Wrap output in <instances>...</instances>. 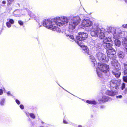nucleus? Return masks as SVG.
Returning <instances> with one entry per match:
<instances>
[{
  "mask_svg": "<svg viewBox=\"0 0 127 127\" xmlns=\"http://www.w3.org/2000/svg\"><path fill=\"white\" fill-rule=\"evenodd\" d=\"M70 19V17H57L53 19L44 20L43 25L48 29L60 32V29L58 26L61 27L66 24Z\"/></svg>",
  "mask_w": 127,
  "mask_h": 127,
  "instance_id": "f257e3e1",
  "label": "nucleus"
},
{
  "mask_svg": "<svg viewBox=\"0 0 127 127\" xmlns=\"http://www.w3.org/2000/svg\"><path fill=\"white\" fill-rule=\"evenodd\" d=\"M81 25L83 27L88 28L89 29L87 31H90L92 36L98 37L99 36L101 39L103 38L105 36V29L103 28L100 29L98 23H95L93 24V22L90 19H86L82 21Z\"/></svg>",
  "mask_w": 127,
  "mask_h": 127,
  "instance_id": "f03ea898",
  "label": "nucleus"
},
{
  "mask_svg": "<svg viewBox=\"0 0 127 127\" xmlns=\"http://www.w3.org/2000/svg\"><path fill=\"white\" fill-rule=\"evenodd\" d=\"M108 32L112 34L115 45L117 47L120 46L121 42L119 39L122 38V44L125 48V50L127 54V32L122 31L119 28L115 29L113 27H110L108 30Z\"/></svg>",
  "mask_w": 127,
  "mask_h": 127,
  "instance_id": "7ed1b4c3",
  "label": "nucleus"
},
{
  "mask_svg": "<svg viewBox=\"0 0 127 127\" xmlns=\"http://www.w3.org/2000/svg\"><path fill=\"white\" fill-rule=\"evenodd\" d=\"M99 40L96 39L92 40L90 43L91 45L97 48V52L96 54V56L98 60L100 62H107L108 59H106L105 55L102 53V49L99 47H97V46H99Z\"/></svg>",
  "mask_w": 127,
  "mask_h": 127,
  "instance_id": "20e7f679",
  "label": "nucleus"
},
{
  "mask_svg": "<svg viewBox=\"0 0 127 127\" xmlns=\"http://www.w3.org/2000/svg\"><path fill=\"white\" fill-rule=\"evenodd\" d=\"M96 68V71L98 76L99 79L102 81H104L103 75L101 72L106 73L109 71V68L108 65L106 64H101L98 63Z\"/></svg>",
  "mask_w": 127,
  "mask_h": 127,
  "instance_id": "39448f33",
  "label": "nucleus"
},
{
  "mask_svg": "<svg viewBox=\"0 0 127 127\" xmlns=\"http://www.w3.org/2000/svg\"><path fill=\"white\" fill-rule=\"evenodd\" d=\"M81 20L79 17L77 16L71 18L69 22V28L70 30H73L75 27L79 23Z\"/></svg>",
  "mask_w": 127,
  "mask_h": 127,
  "instance_id": "423d86ee",
  "label": "nucleus"
},
{
  "mask_svg": "<svg viewBox=\"0 0 127 127\" xmlns=\"http://www.w3.org/2000/svg\"><path fill=\"white\" fill-rule=\"evenodd\" d=\"M106 53L108 57L110 59L112 60L111 61V64L112 63H114L118 62L117 60L116 59L115 55L116 53L115 50L112 47L110 48L107 49Z\"/></svg>",
  "mask_w": 127,
  "mask_h": 127,
  "instance_id": "0eeeda50",
  "label": "nucleus"
},
{
  "mask_svg": "<svg viewBox=\"0 0 127 127\" xmlns=\"http://www.w3.org/2000/svg\"><path fill=\"white\" fill-rule=\"evenodd\" d=\"M111 64L114 67V70L112 72L113 74L117 78L119 77L121 75V72L119 71L121 69L120 65L118 62L114 63H112Z\"/></svg>",
  "mask_w": 127,
  "mask_h": 127,
  "instance_id": "6e6552de",
  "label": "nucleus"
},
{
  "mask_svg": "<svg viewBox=\"0 0 127 127\" xmlns=\"http://www.w3.org/2000/svg\"><path fill=\"white\" fill-rule=\"evenodd\" d=\"M112 39L111 37H106L102 42V45L104 48L107 49L110 48L112 47V44L111 43Z\"/></svg>",
  "mask_w": 127,
  "mask_h": 127,
  "instance_id": "1a4fd4ad",
  "label": "nucleus"
},
{
  "mask_svg": "<svg viewBox=\"0 0 127 127\" xmlns=\"http://www.w3.org/2000/svg\"><path fill=\"white\" fill-rule=\"evenodd\" d=\"M120 84V80H112L110 82V86L111 88H113V90L118 89Z\"/></svg>",
  "mask_w": 127,
  "mask_h": 127,
  "instance_id": "9d476101",
  "label": "nucleus"
},
{
  "mask_svg": "<svg viewBox=\"0 0 127 127\" xmlns=\"http://www.w3.org/2000/svg\"><path fill=\"white\" fill-rule=\"evenodd\" d=\"M78 36H76V41H78L79 42L80 41L82 42V41L88 37V34L85 32H80L78 33Z\"/></svg>",
  "mask_w": 127,
  "mask_h": 127,
  "instance_id": "9b49d317",
  "label": "nucleus"
},
{
  "mask_svg": "<svg viewBox=\"0 0 127 127\" xmlns=\"http://www.w3.org/2000/svg\"><path fill=\"white\" fill-rule=\"evenodd\" d=\"M25 8V7H24V8ZM25 10H16L15 11L13 12V14L16 17H20L22 16H25L26 15V14L25 13Z\"/></svg>",
  "mask_w": 127,
  "mask_h": 127,
  "instance_id": "f8f14e48",
  "label": "nucleus"
},
{
  "mask_svg": "<svg viewBox=\"0 0 127 127\" xmlns=\"http://www.w3.org/2000/svg\"><path fill=\"white\" fill-rule=\"evenodd\" d=\"M76 42L82 48L83 52L86 53L88 55L90 54L89 49L86 46L84 45L83 43L81 41L79 42L78 41H76Z\"/></svg>",
  "mask_w": 127,
  "mask_h": 127,
  "instance_id": "ddd939ff",
  "label": "nucleus"
},
{
  "mask_svg": "<svg viewBox=\"0 0 127 127\" xmlns=\"http://www.w3.org/2000/svg\"><path fill=\"white\" fill-rule=\"evenodd\" d=\"M104 91L106 94L111 96H113L117 93L116 91H114L112 90H111L110 91L107 90V89H106L104 90Z\"/></svg>",
  "mask_w": 127,
  "mask_h": 127,
  "instance_id": "4468645a",
  "label": "nucleus"
},
{
  "mask_svg": "<svg viewBox=\"0 0 127 127\" xmlns=\"http://www.w3.org/2000/svg\"><path fill=\"white\" fill-rule=\"evenodd\" d=\"M111 100H112L111 98L109 97L104 95L102 96L101 98L99 99H98V101H99L104 103Z\"/></svg>",
  "mask_w": 127,
  "mask_h": 127,
  "instance_id": "2eb2a0df",
  "label": "nucleus"
},
{
  "mask_svg": "<svg viewBox=\"0 0 127 127\" xmlns=\"http://www.w3.org/2000/svg\"><path fill=\"white\" fill-rule=\"evenodd\" d=\"M25 8V13L27 14V13H28V15L31 17L34 18L35 17V15L32 12L30 11L29 9L27 8Z\"/></svg>",
  "mask_w": 127,
  "mask_h": 127,
  "instance_id": "dca6fc26",
  "label": "nucleus"
},
{
  "mask_svg": "<svg viewBox=\"0 0 127 127\" xmlns=\"http://www.w3.org/2000/svg\"><path fill=\"white\" fill-rule=\"evenodd\" d=\"M7 22L6 23V25L8 28H10L11 26V25L13 24L14 23V21L12 19H7Z\"/></svg>",
  "mask_w": 127,
  "mask_h": 127,
  "instance_id": "f3484780",
  "label": "nucleus"
},
{
  "mask_svg": "<svg viewBox=\"0 0 127 127\" xmlns=\"http://www.w3.org/2000/svg\"><path fill=\"white\" fill-rule=\"evenodd\" d=\"M89 58L90 60L91 61L93 64V66H95L96 61L94 56L92 55L90 56Z\"/></svg>",
  "mask_w": 127,
  "mask_h": 127,
  "instance_id": "a211bd4d",
  "label": "nucleus"
},
{
  "mask_svg": "<svg viewBox=\"0 0 127 127\" xmlns=\"http://www.w3.org/2000/svg\"><path fill=\"white\" fill-rule=\"evenodd\" d=\"M86 102L87 103L92 104H96L97 103V102L95 100H87L86 101Z\"/></svg>",
  "mask_w": 127,
  "mask_h": 127,
  "instance_id": "6ab92c4d",
  "label": "nucleus"
},
{
  "mask_svg": "<svg viewBox=\"0 0 127 127\" xmlns=\"http://www.w3.org/2000/svg\"><path fill=\"white\" fill-rule=\"evenodd\" d=\"M124 69H123L124 75L127 74V64L124 63Z\"/></svg>",
  "mask_w": 127,
  "mask_h": 127,
  "instance_id": "aec40b11",
  "label": "nucleus"
},
{
  "mask_svg": "<svg viewBox=\"0 0 127 127\" xmlns=\"http://www.w3.org/2000/svg\"><path fill=\"white\" fill-rule=\"evenodd\" d=\"M5 100L4 98L1 99L0 101V105L1 106H3L4 105L5 102Z\"/></svg>",
  "mask_w": 127,
  "mask_h": 127,
  "instance_id": "412c9836",
  "label": "nucleus"
},
{
  "mask_svg": "<svg viewBox=\"0 0 127 127\" xmlns=\"http://www.w3.org/2000/svg\"><path fill=\"white\" fill-rule=\"evenodd\" d=\"M66 36L68 39H71L72 40H75L74 39V37L72 35H66Z\"/></svg>",
  "mask_w": 127,
  "mask_h": 127,
  "instance_id": "4be33fe9",
  "label": "nucleus"
},
{
  "mask_svg": "<svg viewBox=\"0 0 127 127\" xmlns=\"http://www.w3.org/2000/svg\"><path fill=\"white\" fill-rule=\"evenodd\" d=\"M125 84L124 83H123L122 84L121 86V89L122 90H123L125 88Z\"/></svg>",
  "mask_w": 127,
  "mask_h": 127,
  "instance_id": "5701e85b",
  "label": "nucleus"
},
{
  "mask_svg": "<svg viewBox=\"0 0 127 127\" xmlns=\"http://www.w3.org/2000/svg\"><path fill=\"white\" fill-rule=\"evenodd\" d=\"M123 79L124 82L127 83V76H124L123 77Z\"/></svg>",
  "mask_w": 127,
  "mask_h": 127,
  "instance_id": "b1692460",
  "label": "nucleus"
},
{
  "mask_svg": "<svg viewBox=\"0 0 127 127\" xmlns=\"http://www.w3.org/2000/svg\"><path fill=\"white\" fill-rule=\"evenodd\" d=\"M30 116L32 118L34 119L35 118V116L33 113H31Z\"/></svg>",
  "mask_w": 127,
  "mask_h": 127,
  "instance_id": "393cba45",
  "label": "nucleus"
},
{
  "mask_svg": "<svg viewBox=\"0 0 127 127\" xmlns=\"http://www.w3.org/2000/svg\"><path fill=\"white\" fill-rule=\"evenodd\" d=\"M122 27L124 28L127 29V24H123Z\"/></svg>",
  "mask_w": 127,
  "mask_h": 127,
  "instance_id": "a878e982",
  "label": "nucleus"
},
{
  "mask_svg": "<svg viewBox=\"0 0 127 127\" xmlns=\"http://www.w3.org/2000/svg\"><path fill=\"white\" fill-rule=\"evenodd\" d=\"M18 23L21 26H22L23 25V22L22 21L20 20L18 21Z\"/></svg>",
  "mask_w": 127,
  "mask_h": 127,
  "instance_id": "bb28decb",
  "label": "nucleus"
},
{
  "mask_svg": "<svg viewBox=\"0 0 127 127\" xmlns=\"http://www.w3.org/2000/svg\"><path fill=\"white\" fill-rule=\"evenodd\" d=\"M119 57L120 58H123L124 57V55L122 54L121 53L119 55Z\"/></svg>",
  "mask_w": 127,
  "mask_h": 127,
  "instance_id": "cd10ccee",
  "label": "nucleus"
},
{
  "mask_svg": "<svg viewBox=\"0 0 127 127\" xmlns=\"http://www.w3.org/2000/svg\"><path fill=\"white\" fill-rule=\"evenodd\" d=\"M15 101L16 103L18 105L19 104H20V102L19 101L18 99H16L15 100Z\"/></svg>",
  "mask_w": 127,
  "mask_h": 127,
  "instance_id": "c85d7f7f",
  "label": "nucleus"
},
{
  "mask_svg": "<svg viewBox=\"0 0 127 127\" xmlns=\"http://www.w3.org/2000/svg\"><path fill=\"white\" fill-rule=\"evenodd\" d=\"M7 95L9 96L12 95V94H11L10 92V91H8L7 92Z\"/></svg>",
  "mask_w": 127,
  "mask_h": 127,
  "instance_id": "c756f323",
  "label": "nucleus"
},
{
  "mask_svg": "<svg viewBox=\"0 0 127 127\" xmlns=\"http://www.w3.org/2000/svg\"><path fill=\"white\" fill-rule=\"evenodd\" d=\"M3 90L2 89H0V95H2L3 94Z\"/></svg>",
  "mask_w": 127,
  "mask_h": 127,
  "instance_id": "7c9ffc66",
  "label": "nucleus"
},
{
  "mask_svg": "<svg viewBox=\"0 0 127 127\" xmlns=\"http://www.w3.org/2000/svg\"><path fill=\"white\" fill-rule=\"evenodd\" d=\"M20 107L21 109H23L24 108V106L22 104H21L20 105Z\"/></svg>",
  "mask_w": 127,
  "mask_h": 127,
  "instance_id": "2f4dec72",
  "label": "nucleus"
},
{
  "mask_svg": "<svg viewBox=\"0 0 127 127\" xmlns=\"http://www.w3.org/2000/svg\"><path fill=\"white\" fill-rule=\"evenodd\" d=\"M31 113H30L29 112H27L26 113V114L27 116L29 117V116H30Z\"/></svg>",
  "mask_w": 127,
  "mask_h": 127,
  "instance_id": "473e14b6",
  "label": "nucleus"
},
{
  "mask_svg": "<svg viewBox=\"0 0 127 127\" xmlns=\"http://www.w3.org/2000/svg\"><path fill=\"white\" fill-rule=\"evenodd\" d=\"M122 97V95H119V96H116L117 98H121Z\"/></svg>",
  "mask_w": 127,
  "mask_h": 127,
  "instance_id": "72a5a7b5",
  "label": "nucleus"
},
{
  "mask_svg": "<svg viewBox=\"0 0 127 127\" xmlns=\"http://www.w3.org/2000/svg\"><path fill=\"white\" fill-rule=\"evenodd\" d=\"M63 123L64 124H68V122H67L66 120H64Z\"/></svg>",
  "mask_w": 127,
  "mask_h": 127,
  "instance_id": "f704fd0d",
  "label": "nucleus"
},
{
  "mask_svg": "<svg viewBox=\"0 0 127 127\" xmlns=\"http://www.w3.org/2000/svg\"><path fill=\"white\" fill-rule=\"evenodd\" d=\"M105 107V106L104 105H101L100 106V108H101L102 109L104 108Z\"/></svg>",
  "mask_w": 127,
  "mask_h": 127,
  "instance_id": "c9c22d12",
  "label": "nucleus"
},
{
  "mask_svg": "<svg viewBox=\"0 0 127 127\" xmlns=\"http://www.w3.org/2000/svg\"><path fill=\"white\" fill-rule=\"evenodd\" d=\"M7 1L9 4H10L11 2V1L10 0H7Z\"/></svg>",
  "mask_w": 127,
  "mask_h": 127,
  "instance_id": "e433bc0d",
  "label": "nucleus"
},
{
  "mask_svg": "<svg viewBox=\"0 0 127 127\" xmlns=\"http://www.w3.org/2000/svg\"><path fill=\"white\" fill-rule=\"evenodd\" d=\"M125 93H127V87L125 89Z\"/></svg>",
  "mask_w": 127,
  "mask_h": 127,
  "instance_id": "4c0bfd02",
  "label": "nucleus"
},
{
  "mask_svg": "<svg viewBox=\"0 0 127 127\" xmlns=\"http://www.w3.org/2000/svg\"><path fill=\"white\" fill-rule=\"evenodd\" d=\"M2 3L3 4H5L6 3V2L5 1H3L2 2Z\"/></svg>",
  "mask_w": 127,
  "mask_h": 127,
  "instance_id": "58836bf2",
  "label": "nucleus"
},
{
  "mask_svg": "<svg viewBox=\"0 0 127 127\" xmlns=\"http://www.w3.org/2000/svg\"><path fill=\"white\" fill-rule=\"evenodd\" d=\"M78 127H82V126L81 125H79L78 126Z\"/></svg>",
  "mask_w": 127,
  "mask_h": 127,
  "instance_id": "ea45409f",
  "label": "nucleus"
},
{
  "mask_svg": "<svg viewBox=\"0 0 127 127\" xmlns=\"http://www.w3.org/2000/svg\"><path fill=\"white\" fill-rule=\"evenodd\" d=\"M41 25H42V24H41L40 25V24H39V27H41Z\"/></svg>",
  "mask_w": 127,
  "mask_h": 127,
  "instance_id": "a19ab883",
  "label": "nucleus"
},
{
  "mask_svg": "<svg viewBox=\"0 0 127 127\" xmlns=\"http://www.w3.org/2000/svg\"><path fill=\"white\" fill-rule=\"evenodd\" d=\"M110 27H109L108 28V29H109V28ZM108 32L109 33H110V34H111V33L112 34V33H109V32Z\"/></svg>",
  "mask_w": 127,
  "mask_h": 127,
  "instance_id": "79ce46f5",
  "label": "nucleus"
},
{
  "mask_svg": "<svg viewBox=\"0 0 127 127\" xmlns=\"http://www.w3.org/2000/svg\"><path fill=\"white\" fill-rule=\"evenodd\" d=\"M125 2L127 3V0H124Z\"/></svg>",
  "mask_w": 127,
  "mask_h": 127,
  "instance_id": "37998d69",
  "label": "nucleus"
},
{
  "mask_svg": "<svg viewBox=\"0 0 127 127\" xmlns=\"http://www.w3.org/2000/svg\"><path fill=\"white\" fill-rule=\"evenodd\" d=\"M39 127H44L43 126H40Z\"/></svg>",
  "mask_w": 127,
  "mask_h": 127,
  "instance_id": "c03bdc74",
  "label": "nucleus"
},
{
  "mask_svg": "<svg viewBox=\"0 0 127 127\" xmlns=\"http://www.w3.org/2000/svg\"><path fill=\"white\" fill-rule=\"evenodd\" d=\"M41 123L43 124H44V122H41Z\"/></svg>",
  "mask_w": 127,
  "mask_h": 127,
  "instance_id": "a18cd8bd",
  "label": "nucleus"
},
{
  "mask_svg": "<svg viewBox=\"0 0 127 127\" xmlns=\"http://www.w3.org/2000/svg\"><path fill=\"white\" fill-rule=\"evenodd\" d=\"M3 89L4 90H5V89H4V88H3Z\"/></svg>",
  "mask_w": 127,
  "mask_h": 127,
  "instance_id": "49530a36",
  "label": "nucleus"
},
{
  "mask_svg": "<svg viewBox=\"0 0 127 127\" xmlns=\"http://www.w3.org/2000/svg\"><path fill=\"white\" fill-rule=\"evenodd\" d=\"M62 88H63V89H64V88H63L62 87Z\"/></svg>",
  "mask_w": 127,
  "mask_h": 127,
  "instance_id": "de8ad7c7",
  "label": "nucleus"
}]
</instances>
